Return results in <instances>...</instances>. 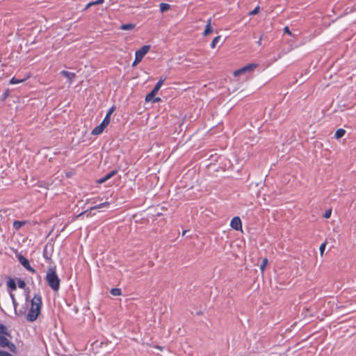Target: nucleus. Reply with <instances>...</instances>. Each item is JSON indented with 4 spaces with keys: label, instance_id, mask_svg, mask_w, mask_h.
Instances as JSON below:
<instances>
[{
    "label": "nucleus",
    "instance_id": "4c0bfd02",
    "mask_svg": "<svg viewBox=\"0 0 356 356\" xmlns=\"http://www.w3.org/2000/svg\"><path fill=\"white\" fill-rule=\"evenodd\" d=\"M284 33H288L289 35H291V31H290V29H289V28L288 26H285L284 28Z\"/></svg>",
    "mask_w": 356,
    "mask_h": 356
},
{
    "label": "nucleus",
    "instance_id": "f03ea898",
    "mask_svg": "<svg viewBox=\"0 0 356 356\" xmlns=\"http://www.w3.org/2000/svg\"><path fill=\"white\" fill-rule=\"evenodd\" d=\"M48 286L54 291H58L60 289V280L56 273V266H51L47 271L45 277Z\"/></svg>",
    "mask_w": 356,
    "mask_h": 356
},
{
    "label": "nucleus",
    "instance_id": "58836bf2",
    "mask_svg": "<svg viewBox=\"0 0 356 356\" xmlns=\"http://www.w3.org/2000/svg\"><path fill=\"white\" fill-rule=\"evenodd\" d=\"M152 100L154 102H161V99L160 97H155V98L154 97Z\"/></svg>",
    "mask_w": 356,
    "mask_h": 356
},
{
    "label": "nucleus",
    "instance_id": "c9c22d12",
    "mask_svg": "<svg viewBox=\"0 0 356 356\" xmlns=\"http://www.w3.org/2000/svg\"><path fill=\"white\" fill-rule=\"evenodd\" d=\"M244 72H245L244 70H242V68H241L240 70L235 71L234 74L235 76H238V74L244 73Z\"/></svg>",
    "mask_w": 356,
    "mask_h": 356
},
{
    "label": "nucleus",
    "instance_id": "37998d69",
    "mask_svg": "<svg viewBox=\"0 0 356 356\" xmlns=\"http://www.w3.org/2000/svg\"><path fill=\"white\" fill-rule=\"evenodd\" d=\"M186 232H187V231H186V230H185V231H184V232H183V233H182V236H184V235H185V234L186 233Z\"/></svg>",
    "mask_w": 356,
    "mask_h": 356
},
{
    "label": "nucleus",
    "instance_id": "4468645a",
    "mask_svg": "<svg viewBox=\"0 0 356 356\" xmlns=\"http://www.w3.org/2000/svg\"><path fill=\"white\" fill-rule=\"evenodd\" d=\"M213 29L211 26V19H209L208 24L206 25L204 35H207L213 32Z\"/></svg>",
    "mask_w": 356,
    "mask_h": 356
},
{
    "label": "nucleus",
    "instance_id": "412c9836",
    "mask_svg": "<svg viewBox=\"0 0 356 356\" xmlns=\"http://www.w3.org/2000/svg\"><path fill=\"white\" fill-rule=\"evenodd\" d=\"M111 178V176L108 175V173H107L103 177L97 180V183L103 184V183L106 182L107 180L110 179Z\"/></svg>",
    "mask_w": 356,
    "mask_h": 356
},
{
    "label": "nucleus",
    "instance_id": "aec40b11",
    "mask_svg": "<svg viewBox=\"0 0 356 356\" xmlns=\"http://www.w3.org/2000/svg\"><path fill=\"white\" fill-rule=\"evenodd\" d=\"M26 79H18V78H16L14 76L10 79V83H11V84L19 83L24 81Z\"/></svg>",
    "mask_w": 356,
    "mask_h": 356
},
{
    "label": "nucleus",
    "instance_id": "79ce46f5",
    "mask_svg": "<svg viewBox=\"0 0 356 356\" xmlns=\"http://www.w3.org/2000/svg\"><path fill=\"white\" fill-rule=\"evenodd\" d=\"M87 202H92V203H95V202H94V201H92V199H91V200H87Z\"/></svg>",
    "mask_w": 356,
    "mask_h": 356
},
{
    "label": "nucleus",
    "instance_id": "c756f323",
    "mask_svg": "<svg viewBox=\"0 0 356 356\" xmlns=\"http://www.w3.org/2000/svg\"><path fill=\"white\" fill-rule=\"evenodd\" d=\"M10 298L12 299V302H13V307H14V309L17 308V305H18V303L17 302V300L15 298V296L14 294L13 293H10Z\"/></svg>",
    "mask_w": 356,
    "mask_h": 356
},
{
    "label": "nucleus",
    "instance_id": "423d86ee",
    "mask_svg": "<svg viewBox=\"0 0 356 356\" xmlns=\"http://www.w3.org/2000/svg\"><path fill=\"white\" fill-rule=\"evenodd\" d=\"M109 204H110V203L108 202H105L97 204L95 206L91 207L89 209H87L85 211H83L81 213H79L76 216V218H81V216H83L85 214H87V216H90V213H88L89 211H90L92 210L97 209H102L104 207H106L109 206Z\"/></svg>",
    "mask_w": 356,
    "mask_h": 356
},
{
    "label": "nucleus",
    "instance_id": "72a5a7b5",
    "mask_svg": "<svg viewBox=\"0 0 356 356\" xmlns=\"http://www.w3.org/2000/svg\"><path fill=\"white\" fill-rule=\"evenodd\" d=\"M325 249V243H323L321 245L320 248H319L321 254H323Z\"/></svg>",
    "mask_w": 356,
    "mask_h": 356
},
{
    "label": "nucleus",
    "instance_id": "0eeeda50",
    "mask_svg": "<svg viewBox=\"0 0 356 356\" xmlns=\"http://www.w3.org/2000/svg\"><path fill=\"white\" fill-rule=\"evenodd\" d=\"M230 226L236 231L242 230V222L241 218L238 216L234 217L231 220Z\"/></svg>",
    "mask_w": 356,
    "mask_h": 356
},
{
    "label": "nucleus",
    "instance_id": "a211bd4d",
    "mask_svg": "<svg viewBox=\"0 0 356 356\" xmlns=\"http://www.w3.org/2000/svg\"><path fill=\"white\" fill-rule=\"evenodd\" d=\"M160 10L161 13H164L170 8V6L168 3H160Z\"/></svg>",
    "mask_w": 356,
    "mask_h": 356
},
{
    "label": "nucleus",
    "instance_id": "f8f14e48",
    "mask_svg": "<svg viewBox=\"0 0 356 356\" xmlns=\"http://www.w3.org/2000/svg\"><path fill=\"white\" fill-rule=\"evenodd\" d=\"M9 340L3 335H0V347L6 348L8 345Z\"/></svg>",
    "mask_w": 356,
    "mask_h": 356
},
{
    "label": "nucleus",
    "instance_id": "c85d7f7f",
    "mask_svg": "<svg viewBox=\"0 0 356 356\" xmlns=\"http://www.w3.org/2000/svg\"><path fill=\"white\" fill-rule=\"evenodd\" d=\"M259 11H260V7L257 6L252 11L250 12L249 15H255L258 14L259 13Z\"/></svg>",
    "mask_w": 356,
    "mask_h": 356
},
{
    "label": "nucleus",
    "instance_id": "6e6552de",
    "mask_svg": "<svg viewBox=\"0 0 356 356\" xmlns=\"http://www.w3.org/2000/svg\"><path fill=\"white\" fill-rule=\"evenodd\" d=\"M105 128L103 124H100L92 129L91 134L95 136L101 134Z\"/></svg>",
    "mask_w": 356,
    "mask_h": 356
},
{
    "label": "nucleus",
    "instance_id": "bb28decb",
    "mask_svg": "<svg viewBox=\"0 0 356 356\" xmlns=\"http://www.w3.org/2000/svg\"><path fill=\"white\" fill-rule=\"evenodd\" d=\"M26 312V307L23 309H19V311L16 309H15V313L17 316H21L25 314Z\"/></svg>",
    "mask_w": 356,
    "mask_h": 356
},
{
    "label": "nucleus",
    "instance_id": "473e14b6",
    "mask_svg": "<svg viewBox=\"0 0 356 356\" xmlns=\"http://www.w3.org/2000/svg\"><path fill=\"white\" fill-rule=\"evenodd\" d=\"M0 356H13L10 353L0 350Z\"/></svg>",
    "mask_w": 356,
    "mask_h": 356
},
{
    "label": "nucleus",
    "instance_id": "cd10ccee",
    "mask_svg": "<svg viewBox=\"0 0 356 356\" xmlns=\"http://www.w3.org/2000/svg\"><path fill=\"white\" fill-rule=\"evenodd\" d=\"M17 285H18V287L20 288V289H24L25 286H26V283L24 280H21V279H18L17 280Z\"/></svg>",
    "mask_w": 356,
    "mask_h": 356
},
{
    "label": "nucleus",
    "instance_id": "7ed1b4c3",
    "mask_svg": "<svg viewBox=\"0 0 356 356\" xmlns=\"http://www.w3.org/2000/svg\"><path fill=\"white\" fill-rule=\"evenodd\" d=\"M149 49L150 45H144L140 49L137 50L135 54V59L132 63V66H136L142 60Z\"/></svg>",
    "mask_w": 356,
    "mask_h": 356
},
{
    "label": "nucleus",
    "instance_id": "20e7f679",
    "mask_svg": "<svg viewBox=\"0 0 356 356\" xmlns=\"http://www.w3.org/2000/svg\"><path fill=\"white\" fill-rule=\"evenodd\" d=\"M166 79V77L165 76H161L160 78V79L159 80V81L156 83V84L155 85L154 88H153V90L146 95L145 97V101L146 102H149V101H152L153 99V98L155 97V95L158 93L159 89L161 88V87L162 86V85L163 84L164 81H165Z\"/></svg>",
    "mask_w": 356,
    "mask_h": 356
},
{
    "label": "nucleus",
    "instance_id": "1a4fd4ad",
    "mask_svg": "<svg viewBox=\"0 0 356 356\" xmlns=\"http://www.w3.org/2000/svg\"><path fill=\"white\" fill-rule=\"evenodd\" d=\"M60 74L64 76L65 78L69 79L70 81H72L76 76L75 73L63 70L60 72Z\"/></svg>",
    "mask_w": 356,
    "mask_h": 356
},
{
    "label": "nucleus",
    "instance_id": "4be33fe9",
    "mask_svg": "<svg viewBox=\"0 0 356 356\" xmlns=\"http://www.w3.org/2000/svg\"><path fill=\"white\" fill-rule=\"evenodd\" d=\"M6 347L8 348L10 352L14 353H17V347L13 342L9 341L8 345L6 346Z\"/></svg>",
    "mask_w": 356,
    "mask_h": 356
},
{
    "label": "nucleus",
    "instance_id": "b1692460",
    "mask_svg": "<svg viewBox=\"0 0 356 356\" xmlns=\"http://www.w3.org/2000/svg\"><path fill=\"white\" fill-rule=\"evenodd\" d=\"M110 121H111V117L108 116V115H106L104 119L103 120V121L102 122V124H103L105 127H106L108 124L110 123Z\"/></svg>",
    "mask_w": 356,
    "mask_h": 356
},
{
    "label": "nucleus",
    "instance_id": "393cba45",
    "mask_svg": "<svg viewBox=\"0 0 356 356\" xmlns=\"http://www.w3.org/2000/svg\"><path fill=\"white\" fill-rule=\"evenodd\" d=\"M104 0H97L95 1H92V2H90L87 4L86 6V8H88L92 6H94V5H99V4H101L104 2Z\"/></svg>",
    "mask_w": 356,
    "mask_h": 356
},
{
    "label": "nucleus",
    "instance_id": "7c9ffc66",
    "mask_svg": "<svg viewBox=\"0 0 356 356\" xmlns=\"http://www.w3.org/2000/svg\"><path fill=\"white\" fill-rule=\"evenodd\" d=\"M331 214H332V209H327L323 214V217L325 218H330Z\"/></svg>",
    "mask_w": 356,
    "mask_h": 356
},
{
    "label": "nucleus",
    "instance_id": "ea45409f",
    "mask_svg": "<svg viewBox=\"0 0 356 356\" xmlns=\"http://www.w3.org/2000/svg\"><path fill=\"white\" fill-rule=\"evenodd\" d=\"M262 38H263V35H261V37L259 38V40L257 41V44L259 45H261V44Z\"/></svg>",
    "mask_w": 356,
    "mask_h": 356
},
{
    "label": "nucleus",
    "instance_id": "ddd939ff",
    "mask_svg": "<svg viewBox=\"0 0 356 356\" xmlns=\"http://www.w3.org/2000/svg\"><path fill=\"white\" fill-rule=\"evenodd\" d=\"M136 25L134 24H122L120 26V29L121 30L127 31V30H132L135 28Z\"/></svg>",
    "mask_w": 356,
    "mask_h": 356
},
{
    "label": "nucleus",
    "instance_id": "9d476101",
    "mask_svg": "<svg viewBox=\"0 0 356 356\" xmlns=\"http://www.w3.org/2000/svg\"><path fill=\"white\" fill-rule=\"evenodd\" d=\"M7 286L12 291H15L17 289V286L15 280L10 277L8 278L7 281Z\"/></svg>",
    "mask_w": 356,
    "mask_h": 356
},
{
    "label": "nucleus",
    "instance_id": "f3484780",
    "mask_svg": "<svg viewBox=\"0 0 356 356\" xmlns=\"http://www.w3.org/2000/svg\"><path fill=\"white\" fill-rule=\"evenodd\" d=\"M257 65L254 63L248 64L243 67H242V70H244L245 72L247 71H251L257 67Z\"/></svg>",
    "mask_w": 356,
    "mask_h": 356
},
{
    "label": "nucleus",
    "instance_id": "6ab92c4d",
    "mask_svg": "<svg viewBox=\"0 0 356 356\" xmlns=\"http://www.w3.org/2000/svg\"><path fill=\"white\" fill-rule=\"evenodd\" d=\"M110 293L115 296H120L122 294V291L119 288H113L111 289Z\"/></svg>",
    "mask_w": 356,
    "mask_h": 356
},
{
    "label": "nucleus",
    "instance_id": "a19ab883",
    "mask_svg": "<svg viewBox=\"0 0 356 356\" xmlns=\"http://www.w3.org/2000/svg\"><path fill=\"white\" fill-rule=\"evenodd\" d=\"M43 256L44 257H45L46 259H47V252H46V250H44V252H43Z\"/></svg>",
    "mask_w": 356,
    "mask_h": 356
},
{
    "label": "nucleus",
    "instance_id": "2f4dec72",
    "mask_svg": "<svg viewBox=\"0 0 356 356\" xmlns=\"http://www.w3.org/2000/svg\"><path fill=\"white\" fill-rule=\"evenodd\" d=\"M115 107L114 106H112L111 108H109V110L108 111L106 115H108V116L111 117V115L115 111Z\"/></svg>",
    "mask_w": 356,
    "mask_h": 356
},
{
    "label": "nucleus",
    "instance_id": "dca6fc26",
    "mask_svg": "<svg viewBox=\"0 0 356 356\" xmlns=\"http://www.w3.org/2000/svg\"><path fill=\"white\" fill-rule=\"evenodd\" d=\"M346 134V131L343 129H339L336 131L334 136L336 138L339 139L342 138Z\"/></svg>",
    "mask_w": 356,
    "mask_h": 356
},
{
    "label": "nucleus",
    "instance_id": "5701e85b",
    "mask_svg": "<svg viewBox=\"0 0 356 356\" xmlns=\"http://www.w3.org/2000/svg\"><path fill=\"white\" fill-rule=\"evenodd\" d=\"M220 38H221V36H220V35H218V36H216V37H215V38H213V40H212V42H211V47L212 49H213V48H215V47H216V46L217 43H218V42H219V40H220Z\"/></svg>",
    "mask_w": 356,
    "mask_h": 356
},
{
    "label": "nucleus",
    "instance_id": "a878e982",
    "mask_svg": "<svg viewBox=\"0 0 356 356\" xmlns=\"http://www.w3.org/2000/svg\"><path fill=\"white\" fill-rule=\"evenodd\" d=\"M267 264H268V259L267 258L263 259L262 263L260 266V269L261 271H264L265 270Z\"/></svg>",
    "mask_w": 356,
    "mask_h": 356
},
{
    "label": "nucleus",
    "instance_id": "9b49d317",
    "mask_svg": "<svg viewBox=\"0 0 356 356\" xmlns=\"http://www.w3.org/2000/svg\"><path fill=\"white\" fill-rule=\"evenodd\" d=\"M0 334L10 337V332L8 331L7 327L1 323H0Z\"/></svg>",
    "mask_w": 356,
    "mask_h": 356
},
{
    "label": "nucleus",
    "instance_id": "39448f33",
    "mask_svg": "<svg viewBox=\"0 0 356 356\" xmlns=\"http://www.w3.org/2000/svg\"><path fill=\"white\" fill-rule=\"evenodd\" d=\"M17 259L22 266L32 273H35V270L30 265L29 261L22 254L17 256Z\"/></svg>",
    "mask_w": 356,
    "mask_h": 356
},
{
    "label": "nucleus",
    "instance_id": "f704fd0d",
    "mask_svg": "<svg viewBox=\"0 0 356 356\" xmlns=\"http://www.w3.org/2000/svg\"><path fill=\"white\" fill-rule=\"evenodd\" d=\"M244 72H245L244 70H242V68H241L240 70L235 71L234 74L235 76H238V74L244 73Z\"/></svg>",
    "mask_w": 356,
    "mask_h": 356
},
{
    "label": "nucleus",
    "instance_id": "f257e3e1",
    "mask_svg": "<svg viewBox=\"0 0 356 356\" xmlns=\"http://www.w3.org/2000/svg\"><path fill=\"white\" fill-rule=\"evenodd\" d=\"M42 306V296L40 293L35 294L31 301V308L26 315L28 321L33 322L38 318L41 312Z\"/></svg>",
    "mask_w": 356,
    "mask_h": 356
},
{
    "label": "nucleus",
    "instance_id": "e433bc0d",
    "mask_svg": "<svg viewBox=\"0 0 356 356\" xmlns=\"http://www.w3.org/2000/svg\"><path fill=\"white\" fill-rule=\"evenodd\" d=\"M108 175L111 176V177H113V176H115L117 173H118V170H113L109 172H108Z\"/></svg>",
    "mask_w": 356,
    "mask_h": 356
},
{
    "label": "nucleus",
    "instance_id": "2eb2a0df",
    "mask_svg": "<svg viewBox=\"0 0 356 356\" xmlns=\"http://www.w3.org/2000/svg\"><path fill=\"white\" fill-rule=\"evenodd\" d=\"M24 225H25V221L15 220V221H14L13 226L15 229L18 230Z\"/></svg>",
    "mask_w": 356,
    "mask_h": 356
}]
</instances>
